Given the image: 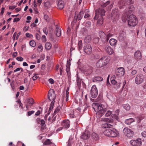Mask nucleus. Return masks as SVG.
Returning a JSON list of instances; mask_svg holds the SVG:
<instances>
[{"mask_svg":"<svg viewBox=\"0 0 146 146\" xmlns=\"http://www.w3.org/2000/svg\"><path fill=\"white\" fill-rule=\"evenodd\" d=\"M95 12V15L94 18V19L97 20L100 15L101 17L104 16L105 15L106 11L104 9L100 8L96 9Z\"/></svg>","mask_w":146,"mask_h":146,"instance_id":"obj_5","label":"nucleus"},{"mask_svg":"<svg viewBox=\"0 0 146 146\" xmlns=\"http://www.w3.org/2000/svg\"><path fill=\"white\" fill-rule=\"evenodd\" d=\"M52 143L51 142L50 140L49 139H47L45 140L43 143L44 145H48L52 144Z\"/></svg>","mask_w":146,"mask_h":146,"instance_id":"obj_41","label":"nucleus"},{"mask_svg":"<svg viewBox=\"0 0 146 146\" xmlns=\"http://www.w3.org/2000/svg\"><path fill=\"white\" fill-rule=\"evenodd\" d=\"M81 79L78 76L77 77V84L78 87H80L81 85Z\"/></svg>","mask_w":146,"mask_h":146,"instance_id":"obj_40","label":"nucleus"},{"mask_svg":"<svg viewBox=\"0 0 146 146\" xmlns=\"http://www.w3.org/2000/svg\"><path fill=\"white\" fill-rule=\"evenodd\" d=\"M36 38L37 40H39L40 38V36L38 33H36Z\"/></svg>","mask_w":146,"mask_h":146,"instance_id":"obj_62","label":"nucleus"},{"mask_svg":"<svg viewBox=\"0 0 146 146\" xmlns=\"http://www.w3.org/2000/svg\"><path fill=\"white\" fill-rule=\"evenodd\" d=\"M105 35L104 40L105 41H108L109 38L110 37H112L113 35L110 32H107L106 33Z\"/></svg>","mask_w":146,"mask_h":146,"instance_id":"obj_25","label":"nucleus"},{"mask_svg":"<svg viewBox=\"0 0 146 146\" xmlns=\"http://www.w3.org/2000/svg\"><path fill=\"white\" fill-rule=\"evenodd\" d=\"M84 14V13L83 11L80 12L78 15L75 14L74 18V19L76 20V21L78 19L79 20H80L83 17Z\"/></svg>","mask_w":146,"mask_h":146,"instance_id":"obj_18","label":"nucleus"},{"mask_svg":"<svg viewBox=\"0 0 146 146\" xmlns=\"http://www.w3.org/2000/svg\"><path fill=\"white\" fill-rule=\"evenodd\" d=\"M128 25L130 26H135L137 23V20L136 16L133 15H130L127 19Z\"/></svg>","mask_w":146,"mask_h":146,"instance_id":"obj_4","label":"nucleus"},{"mask_svg":"<svg viewBox=\"0 0 146 146\" xmlns=\"http://www.w3.org/2000/svg\"><path fill=\"white\" fill-rule=\"evenodd\" d=\"M97 112L96 113V117L98 118H100L102 116L104 115L105 113L104 112H102L101 111L98 110L97 111Z\"/></svg>","mask_w":146,"mask_h":146,"instance_id":"obj_27","label":"nucleus"},{"mask_svg":"<svg viewBox=\"0 0 146 146\" xmlns=\"http://www.w3.org/2000/svg\"><path fill=\"white\" fill-rule=\"evenodd\" d=\"M60 106H58L56 110H55V111H54L53 116L57 113H58L60 111Z\"/></svg>","mask_w":146,"mask_h":146,"instance_id":"obj_47","label":"nucleus"},{"mask_svg":"<svg viewBox=\"0 0 146 146\" xmlns=\"http://www.w3.org/2000/svg\"><path fill=\"white\" fill-rule=\"evenodd\" d=\"M100 121L109 123H112L113 121V119H110L107 118H102L101 119Z\"/></svg>","mask_w":146,"mask_h":146,"instance_id":"obj_26","label":"nucleus"},{"mask_svg":"<svg viewBox=\"0 0 146 146\" xmlns=\"http://www.w3.org/2000/svg\"><path fill=\"white\" fill-rule=\"evenodd\" d=\"M16 59L18 61H22L23 60V58L21 56L17 57Z\"/></svg>","mask_w":146,"mask_h":146,"instance_id":"obj_56","label":"nucleus"},{"mask_svg":"<svg viewBox=\"0 0 146 146\" xmlns=\"http://www.w3.org/2000/svg\"><path fill=\"white\" fill-rule=\"evenodd\" d=\"M82 40H80L78 43V47L79 50L81 49L82 47Z\"/></svg>","mask_w":146,"mask_h":146,"instance_id":"obj_50","label":"nucleus"},{"mask_svg":"<svg viewBox=\"0 0 146 146\" xmlns=\"http://www.w3.org/2000/svg\"><path fill=\"white\" fill-rule=\"evenodd\" d=\"M99 34L100 37L101 38L105 39L106 34L104 32L100 31L99 32Z\"/></svg>","mask_w":146,"mask_h":146,"instance_id":"obj_37","label":"nucleus"},{"mask_svg":"<svg viewBox=\"0 0 146 146\" xmlns=\"http://www.w3.org/2000/svg\"><path fill=\"white\" fill-rule=\"evenodd\" d=\"M52 46L51 44L49 42H47L45 44V48L47 50H50Z\"/></svg>","mask_w":146,"mask_h":146,"instance_id":"obj_31","label":"nucleus"},{"mask_svg":"<svg viewBox=\"0 0 146 146\" xmlns=\"http://www.w3.org/2000/svg\"><path fill=\"white\" fill-rule=\"evenodd\" d=\"M109 42L111 45L114 46L116 44L117 41L114 38H111L109 40Z\"/></svg>","mask_w":146,"mask_h":146,"instance_id":"obj_30","label":"nucleus"},{"mask_svg":"<svg viewBox=\"0 0 146 146\" xmlns=\"http://www.w3.org/2000/svg\"><path fill=\"white\" fill-rule=\"evenodd\" d=\"M119 17V13L115 10L113 11L111 15L112 20H113V21H116L118 20Z\"/></svg>","mask_w":146,"mask_h":146,"instance_id":"obj_14","label":"nucleus"},{"mask_svg":"<svg viewBox=\"0 0 146 146\" xmlns=\"http://www.w3.org/2000/svg\"><path fill=\"white\" fill-rule=\"evenodd\" d=\"M106 52L109 54H111L113 53L114 51L112 48L108 46H106L105 47Z\"/></svg>","mask_w":146,"mask_h":146,"instance_id":"obj_22","label":"nucleus"},{"mask_svg":"<svg viewBox=\"0 0 146 146\" xmlns=\"http://www.w3.org/2000/svg\"><path fill=\"white\" fill-rule=\"evenodd\" d=\"M90 136V133L89 131H86L81 136L82 139H86L89 138Z\"/></svg>","mask_w":146,"mask_h":146,"instance_id":"obj_16","label":"nucleus"},{"mask_svg":"<svg viewBox=\"0 0 146 146\" xmlns=\"http://www.w3.org/2000/svg\"><path fill=\"white\" fill-rule=\"evenodd\" d=\"M99 41V38H96L94 39V42L95 43H98Z\"/></svg>","mask_w":146,"mask_h":146,"instance_id":"obj_63","label":"nucleus"},{"mask_svg":"<svg viewBox=\"0 0 146 146\" xmlns=\"http://www.w3.org/2000/svg\"><path fill=\"white\" fill-rule=\"evenodd\" d=\"M99 105L97 103H94L92 105L93 108L95 111H98V110Z\"/></svg>","mask_w":146,"mask_h":146,"instance_id":"obj_36","label":"nucleus"},{"mask_svg":"<svg viewBox=\"0 0 146 146\" xmlns=\"http://www.w3.org/2000/svg\"><path fill=\"white\" fill-rule=\"evenodd\" d=\"M42 39L44 42H45L46 41V38L45 35H43L42 37Z\"/></svg>","mask_w":146,"mask_h":146,"instance_id":"obj_61","label":"nucleus"},{"mask_svg":"<svg viewBox=\"0 0 146 146\" xmlns=\"http://www.w3.org/2000/svg\"><path fill=\"white\" fill-rule=\"evenodd\" d=\"M70 122L68 120H64L62 122L61 125L64 128L67 129L70 126Z\"/></svg>","mask_w":146,"mask_h":146,"instance_id":"obj_15","label":"nucleus"},{"mask_svg":"<svg viewBox=\"0 0 146 146\" xmlns=\"http://www.w3.org/2000/svg\"><path fill=\"white\" fill-rule=\"evenodd\" d=\"M50 3L48 2H46L44 3V5L46 7H48L50 6Z\"/></svg>","mask_w":146,"mask_h":146,"instance_id":"obj_58","label":"nucleus"},{"mask_svg":"<svg viewBox=\"0 0 146 146\" xmlns=\"http://www.w3.org/2000/svg\"><path fill=\"white\" fill-rule=\"evenodd\" d=\"M98 110L105 113L107 111V109L104 105L100 104L99 105Z\"/></svg>","mask_w":146,"mask_h":146,"instance_id":"obj_23","label":"nucleus"},{"mask_svg":"<svg viewBox=\"0 0 146 146\" xmlns=\"http://www.w3.org/2000/svg\"><path fill=\"white\" fill-rule=\"evenodd\" d=\"M29 44L31 46L34 47L36 46V42L34 40H32L29 42Z\"/></svg>","mask_w":146,"mask_h":146,"instance_id":"obj_46","label":"nucleus"},{"mask_svg":"<svg viewBox=\"0 0 146 146\" xmlns=\"http://www.w3.org/2000/svg\"><path fill=\"white\" fill-rule=\"evenodd\" d=\"M131 9V7H130L129 10L128 11L126 10H125L124 12L125 13H123L122 15V19L123 22H125L128 16L129 15V14L132 13L133 9Z\"/></svg>","mask_w":146,"mask_h":146,"instance_id":"obj_7","label":"nucleus"},{"mask_svg":"<svg viewBox=\"0 0 146 146\" xmlns=\"http://www.w3.org/2000/svg\"><path fill=\"white\" fill-rule=\"evenodd\" d=\"M84 50L86 54H89L91 53L92 51V48L90 44H85L84 47Z\"/></svg>","mask_w":146,"mask_h":146,"instance_id":"obj_12","label":"nucleus"},{"mask_svg":"<svg viewBox=\"0 0 146 146\" xmlns=\"http://www.w3.org/2000/svg\"><path fill=\"white\" fill-rule=\"evenodd\" d=\"M43 47L41 45H40L38 46L37 48L39 52H41L43 49Z\"/></svg>","mask_w":146,"mask_h":146,"instance_id":"obj_53","label":"nucleus"},{"mask_svg":"<svg viewBox=\"0 0 146 146\" xmlns=\"http://www.w3.org/2000/svg\"><path fill=\"white\" fill-rule=\"evenodd\" d=\"M145 76L143 74H137L135 78V83L137 84H140L143 82Z\"/></svg>","mask_w":146,"mask_h":146,"instance_id":"obj_6","label":"nucleus"},{"mask_svg":"<svg viewBox=\"0 0 146 146\" xmlns=\"http://www.w3.org/2000/svg\"><path fill=\"white\" fill-rule=\"evenodd\" d=\"M17 102H18L19 105V106L21 107V108L23 109V104L20 101L18 100L17 101Z\"/></svg>","mask_w":146,"mask_h":146,"instance_id":"obj_57","label":"nucleus"},{"mask_svg":"<svg viewBox=\"0 0 146 146\" xmlns=\"http://www.w3.org/2000/svg\"><path fill=\"white\" fill-rule=\"evenodd\" d=\"M106 112L105 114V116L106 117H108L112 114V111L110 110H107L106 111Z\"/></svg>","mask_w":146,"mask_h":146,"instance_id":"obj_45","label":"nucleus"},{"mask_svg":"<svg viewBox=\"0 0 146 146\" xmlns=\"http://www.w3.org/2000/svg\"><path fill=\"white\" fill-rule=\"evenodd\" d=\"M103 80V78L100 76H97L95 77L93 79V81H101Z\"/></svg>","mask_w":146,"mask_h":146,"instance_id":"obj_39","label":"nucleus"},{"mask_svg":"<svg viewBox=\"0 0 146 146\" xmlns=\"http://www.w3.org/2000/svg\"><path fill=\"white\" fill-rule=\"evenodd\" d=\"M40 125L42 126L41 128L42 129H44L45 126V121L43 119H41L40 120Z\"/></svg>","mask_w":146,"mask_h":146,"instance_id":"obj_44","label":"nucleus"},{"mask_svg":"<svg viewBox=\"0 0 146 146\" xmlns=\"http://www.w3.org/2000/svg\"><path fill=\"white\" fill-rule=\"evenodd\" d=\"M91 137L93 140L95 141H97L99 139V137L98 135L94 132H93L92 133Z\"/></svg>","mask_w":146,"mask_h":146,"instance_id":"obj_24","label":"nucleus"},{"mask_svg":"<svg viewBox=\"0 0 146 146\" xmlns=\"http://www.w3.org/2000/svg\"><path fill=\"white\" fill-rule=\"evenodd\" d=\"M134 121V120L133 118H130L126 119L125 121V123L127 124L130 125Z\"/></svg>","mask_w":146,"mask_h":146,"instance_id":"obj_28","label":"nucleus"},{"mask_svg":"<svg viewBox=\"0 0 146 146\" xmlns=\"http://www.w3.org/2000/svg\"><path fill=\"white\" fill-rule=\"evenodd\" d=\"M109 61V59L107 56L103 57L101 58L96 63V66L97 68L102 67L106 65Z\"/></svg>","mask_w":146,"mask_h":146,"instance_id":"obj_2","label":"nucleus"},{"mask_svg":"<svg viewBox=\"0 0 146 146\" xmlns=\"http://www.w3.org/2000/svg\"><path fill=\"white\" fill-rule=\"evenodd\" d=\"M110 3V1H107L106 3H104L103 4L101 5V7H106L107 5Z\"/></svg>","mask_w":146,"mask_h":146,"instance_id":"obj_49","label":"nucleus"},{"mask_svg":"<svg viewBox=\"0 0 146 146\" xmlns=\"http://www.w3.org/2000/svg\"><path fill=\"white\" fill-rule=\"evenodd\" d=\"M102 127L104 128H112L113 127V125L108 123H105L103 124L102 125Z\"/></svg>","mask_w":146,"mask_h":146,"instance_id":"obj_33","label":"nucleus"},{"mask_svg":"<svg viewBox=\"0 0 146 146\" xmlns=\"http://www.w3.org/2000/svg\"><path fill=\"white\" fill-rule=\"evenodd\" d=\"M134 56L135 58L138 60H139L141 58V54L140 51H137L135 53Z\"/></svg>","mask_w":146,"mask_h":146,"instance_id":"obj_20","label":"nucleus"},{"mask_svg":"<svg viewBox=\"0 0 146 146\" xmlns=\"http://www.w3.org/2000/svg\"><path fill=\"white\" fill-rule=\"evenodd\" d=\"M125 33L123 31H120L119 32L118 39L119 40L122 41L124 40L125 37Z\"/></svg>","mask_w":146,"mask_h":146,"instance_id":"obj_19","label":"nucleus"},{"mask_svg":"<svg viewBox=\"0 0 146 146\" xmlns=\"http://www.w3.org/2000/svg\"><path fill=\"white\" fill-rule=\"evenodd\" d=\"M43 31L44 33L47 35L48 33V31L47 28L45 27L43 28Z\"/></svg>","mask_w":146,"mask_h":146,"instance_id":"obj_52","label":"nucleus"},{"mask_svg":"<svg viewBox=\"0 0 146 146\" xmlns=\"http://www.w3.org/2000/svg\"><path fill=\"white\" fill-rule=\"evenodd\" d=\"M54 101H52L51 103L50 104V108L48 110V115H49L50 113L51 112V111L52 110V109L53 108V106L54 105Z\"/></svg>","mask_w":146,"mask_h":146,"instance_id":"obj_35","label":"nucleus"},{"mask_svg":"<svg viewBox=\"0 0 146 146\" xmlns=\"http://www.w3.org/2000/svg\"><path fill=\"white\" fill-rule=\"evenodd\" d=\"M56 35L58 37L60 36L61 35V30L60 28L58 26L56 27Z\"/></svg>","mask_w":146,"mask_h":146,"instance_id":"obj_29","label":"nucleus"},{"mask_svg":"<svg viewBox=\"0 0 146 146\" xmlns=\"http://www.w3.org/2000/svg\"><path fill=\"white\" fill-rule=\"evenodd\" d=\"M104 133L105 135L111 137H116L119 134L118 131L115 129H107L104 131Z\"/></svg>","mask_w":146,"mask_h":146,"instance_id":"obj_3","label":"nucleus"},{"mask_svg":"<svg viewBox=\"0 0 146 146\" xmlns=\"http://www.w3.org/2000/svg\"><path fill=\"white\" fill-rule=\"evenodd\" d=\"M143 94V92L142 90H140L138 92V95L140 97L142 96Z\"/></svg>","mask_w":146,"mask_h":146,"instance_id":"obj_59","label":"nucleus"},{"mask_svg":"<svg viewBox=\"0 0 146 146\" xmlns=\"http://www.w3.org/2000/svg\"><path fill=\"white\" fill-rule=\"evenodd\" d=\"M48 96L49 99L50 101H53L56 98V96L54 93V91L52 90H50L49 91Z\"/></svg>","mask_w":146,"mask_h":146,"instance_id":"obj_11","label":"nucleus"},{"mask_svg":"<svg viewBox=\"0 0 146 146\" xmlns=\"http://www.w3.org/2000/svg\"><path fill=\"white\" fill-rule=\"evenodd\" d=\"M48 81L51 84H53L54 83V81L52 78H50L48 80Z\"/></svg>","mask_w":146,"mask_h":146,"instance_id":"obj_60","label":"nucleus"},{"mask_svg":"<svg viewBox=\"0 0 146 146\" xmlns=\"http://www.w3.org/2000/svg\"><path fill=\"white\" fill-rule=\"evenodd\" d=\"M131 0H120L118 2V5L120 9L123 8L124 7L128 5V8L125 10L128 11L129 10L130 7H131V9L133 10V8L132 5L129 6L131 3H132Z\"/></svg>","mask_w":146,"mask_h":146,"instance_id":"obj_1","label":"nucleus"},{"mask_svg":"<svg viewBox=\"0 0 146 146\" xmlns=\"http://www.w3.org/2000/svg\"><path fill=\"white\" fill-rule=\"evenodd\" d=\"M103 17L99 19L97 21V25L99 26L101 25L103 23Z\"/></svg>","mask_w":146,"mask_h":146,"instance_id":"obj_42","label":"nucleus"},{"mask_svg":"<svg viewBox=\"0 0 146 146\" xmlns=\"http://www.w3.org/2000/svg\"><path fill=\"white\" fill-rule=\"evenodd\" d=\"M123 107L127 111H128L130 109V106L128 104H125L123 106Z\"/></svg>","mask_w":146,"mask_h":146,"instance_id":"obj_43","label":"nucleus"},{"mask_svg":"<svg viewBox=\"0 0 146 146\" xmlns=\"http://www.w3.org/2000/svg\"><path fill=\"white\" fill-rule=\"evenodd\" d=\"M85 72H86L88 74H91L92 72V68L91 67L88 66V68L86 69Z\"/></svg>","mask_w":146,"mask_h":146,"instance_id":"obj_38","label":"nucleus"},{"mask_svg":"<svg viewBox=\"0 0 146 146\" xmlns=\"http://www.w3.org/2000/svg\"><path fill=\"white\" fill-rule=\"evenodd\" d=\"M123 133L125 135L128 137H131L133 135V132L130 129L127 127L125 128L123 130Z\"/></svg>","mask_w":146,"mask_h":146,"instance_id":"obj_8","label":"nucleus"},{"mask_svg":"<svg viewBox=\"0 0 146 146\" xmlns=\"http://www.w3.org/2000/svg\"><path fill=\"white\" fill-rule=\"evenodd\" d=\"M141 141L140 138L136 140H132L130 141V144L133 146H140L141 145Z\"/></svg>","mask_w":146,"mask_h":146,"instance_id":"obj_10","label":"nucleus"},{"mask_svg":"<svg viewBox=\"0 0 146 146\" xmlns=\"http://www.w3.org/2000/svg\"><path fill=\"white\" fill-rule=\"evenodd\" d=\"M25 35L26 36L28 37H30L31 36H33V35L32 34H30L28 33H26Z\"/></svg>","mask_w":146,"mask_h":146,"instance_id":"obj_64","label":"nucleus"},{"mask_svg":"<svg viewBox=\"0 0 146 146\" xmlns=\"http://www.w3.org/2000/svg\"><path fill=\"white\" fill-rule=\"evenodd\" d=\"M70 64L69 62H67L66 65V71L67 73V74L68 75H70Z\"/></svg>","mask_w":146,"mask_h":146,"instance_id":"obj_34","label":"nucleus"},{"mask_svg":"<svg viewBox=\"0 0 146 146\" xmlns=\"http://www.w3.org/2000/svg\"><path fill=\"white\" fill-rule=\"evenodd\" d=\"M69 92L68 90H66V101H67L68 100Z\"/></svg>","mask_w":146,"mask_h":146,"instance_id":"obj_51","label":"nucleus"},{"mask_svg":"<svg viewBox=\"0 0 146 146\" xmlns=\"http://www.w3.org/2000/svg\"><path fill=\"white\" fill-rule=\"evenodd\" d=\"M64 2L62 0H59L58 3L57 7L58 8L61 9L64 7Z\"/></svg>","mask_w":146,"mask_h":146,"instance_id":"obj_21","label":"nucleus"},{"mask_svg":"<svg viewBox=\"0 0 146 146\" xmlns=\"http://www.w3.org/2000/svg\"><path fill=\"white\" fill-rule=\"evenodd\" d=\"M91 96L92 98H95L97 97L98 94L97 89L95 85H93L90 91Z\"/></svg>","mask_w":146,"mask_h":146,"instance_id":"obj_9","label":"nucleus"},{"mask_svg":"<svg viewBox=\"0 0 146 146\" xmlns=\"http://www.w3.org/2000/svg\"><path fill=\"white\" fill-rule=\"evenodd\" d=\"M25 104H27L29 105V106H32L34 103V102L33 98H29L26 99L24 102Z\"/></svg>","mask_w":146,"mask_h":146,"instance_id":"obj_17","label":"nucleus"},{"mask_svg":"<svg viewBox=\"0 0 146 146\" xmlns=\"http://www.w3.org/2000/svg\"><path fill=\"white\" fill-rule=\"evenodd\" d=\"M44 18L47 22H48L49 20V17L47 15H44Z\"/></svg>","mask_w":146,"mask_h":146,"instance_id":"obj_54","label":"nucleus"},{"mask_svg":"<svg viewBox=\"0 0 146 146\" xmlns=\"http://www.w3.org/2000/svg\"><path fill=\"white\" fill-rule=\"evenodd\" d=\"M124 69L123 67H120L117 68L115 71V74L118 77H121L124 74Z\"/></svg>","mask_w":146,"mask_h":146,"instance_id":"obj_13","label":"nucleus"},{"mask_svg":"<svg viewBox=\"0 0 146 146\" xmlns=\"http://www.w3.org/2000/svg\"><path fill=\"white\" fill-rule=\"evenodd\" d=\"M91 39L92 38L91 36L88 35L85 37L84 41L86 43H89L91 41Z\"/></svg>","mask_w":146,"mask_h":146,"instance_id":"obj_32","label":"nucleus"},{"mask_svg":"<svg viewBox=\"0 0 146 146\" xmlns=\"http://www.w3.org/2000/svg\"><path fill=\"white\" fill-rule=\"evenodd\" d=\"M35 111L33 110H32L31 111H29L27 112V115L28 116H30L32 114L34 113H35Z\"/></svg>","mask_w":146,"mask_h":146,"instance_id":"obj_55","label":"nucleus"},{"mask_svg":"<svg viewBox=\"0 0 146 146\" xmlns=\"http://www.w3.org/2000/svg\"><path fill=\"white\" fill-rule=\"evenodd\" d=\"M117 115V114H112L111 115V116L112 118H113L114 119H116L117 120H118L119 119V117H118V115Z\"/></svg>","mask_w":146,"mask_h":146,"instance_id":"obj_48","label":"nucleus"}]
</instances>
